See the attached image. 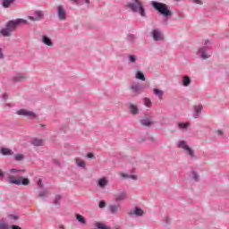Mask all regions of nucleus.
I'll list each match as a JSON object with an SVG mask.
<instances>
[{
    "label": "nucleus",
    "mask_w": 229,
    "mask_h": 229,
    "mask_svg": "<svg viewBox=\"0 0 229 229\" xmlns=\"http://www.w3.org/2000/svg\"><path fill=\"white\" fill-rule=\"evenodd\" d=\"M151 4L153 8L159 12V13H161V15H163L164 17H171V15H173V13L171 12L167 4L155 1H153Z\"/></svg>",
    "instance_id": "nucleus-1"
},
{
    "label": "nucleus",
    "mask_w": 229,
    "mask_h": 229,
    "mask_svg": "<svg viewBox=\"0 0 229 229\" xmlns=\"http://www.w3.org/2000/svg\"><path fill=\"white\" fill-rule=\"evenodd\" d=\"M178 127L181 130H187V128H189V123H179Z\"/></svg>",
    "instance_id": "nucleus-30"
},
{
    "label": "nucleus",
    "mask_w": 229,
    "mask_h": 229,
    "mask_svg": "<svg viewBox=\"0 0 229 229\" xmlns=\"http://www.w3.org/2000/svg\"><path fill=\"white\" fill-rule=\"evenodd\" d=\"M32 146H44V140L38 139V138H34L31 140Z\"/></svg>",
    "instance_id": "nucleus-11"
},
{
    "label": "nucleus",
    "mask_w": 229,
    "mask_h": 229,
    "mask_svg": "<svg viewBox=\"0 0 229 229\" xmlns=\"http://www.w3.org/2000/svg\"><path fill=\"white\" fill-rule=\"evenodd\" d=\"M195 4H202L201 0H193Z\"/></svg>",
    "instance_id": "nucleus-42"
},
{
    "label": "nucleus",
    "mask_w": 229,
    "mask_h": 229,
    "mask_svg": "<svg viewBox=\"0 0 229 229\" xmlns=\"http://www.w3.org/2000/svg\"><path fill=\"white\" fill-rule=\"evenodd\" d=\"M218 135H223V131H217Z\"/></svg>",
    "instance_id": "nucleus-47"
},
{
    "label": "nucleus",
    "mask_w": 229,
    "mask_h": 229,
    "mask_svg": "<svg viewBox=\"0 0 229 229\" xmlns=\"http://www.w3.org/2000/svg\"><path fill=\"white\" fill-rule=\"evenodd\" d=\"M137 80H140L141 81H146V77L144 76V73L141 72H138L136 74Z\"/></svg>",
    "instance_id": "nucleus-24"
},
{
    "label": "nucleus",
    "mask_w": 229,
    "mask_h": 229,
    "mask_svg": "<svg viewBox=\"0 0 229 229\" xmlns=\"http://www.w3.org/2000/svg\"><path fill=\"white\" fill-rule=\"evenodd\" d=\"M47 190H43V191H39L38 198H47Z\"/></svg>",
    "instance_id": "nucleus-29"
},
{
    "label": "nucleus",
    "mask_w": 229,
    "mask_h": 229,
    "mask_svg": "<svg viewBox=\"0 0 229 229\" xmlns=\"http://www.w3.org/2000/svg\"><path fill=\"white\" fill-rule=\"evenodd\" d=\"M37 185L38 187H39L40 189H44V184L42 183V179H38L37 181Z\"/></svg>",
    "instance_id": "nucleus-36"
},
{
    "label": "nucleus",
    "mask_w": 229,
    "mask_h": 229,
    "mask_svg": "<svg viewBox=\"0 0 229 229\" xmlns=\"http://www.w3.org/2000/svg\"><path fill=\"white\" fill-rule=\"evenodd\" d=\"M98 187L105 189V187L108 185V180H106V178H101L98 180Z\"/></svg>",
    "instance_id": "nucleus-13"
},
{
    "label": "nucleus",
    "mask_w": 229,
    "mask_h": 229,
    "mask_svg": "<svg viewBox=\"0 0 229 229\" xmlns=\"http://www.w3.org/2000/svg\"><path fill=\"white\" fill-rule=\"evenodd\" d=\"M26 78H28V77L24 74H18V75L14 76L13 78V81L19 82V81H24V80H26Z\"/></svg>",
    "instance_id": "nucleus-15"
},
{
    "label": "nucleus",
    "mask_w": 229,
    "mask_h": 229,
    "mask_svg": "<svg viewBox=\"0 0 229 229\" xmlns=\"http://www.w3.org/2000/svg\"><path fill=\"white\" fill-rule=\"evenodd\" d=\"M0 229H10V226L4 222H0Z\"/></svg>",
    "instance_id": "nucleus-34"
},
{
    "label": "nucleus",
    "mask_w": 229,
    "mask_h": 229,
    "mask_svg": "<svg viewBox=\"0 0 229 229\" xmlns=\"http://www.w3.org/2000/svg\"><path fill=\"white\" fill-rule=\"evenodd\" d=\"M85 3L89 4V3H90V0H85Z\"/></svg>",
    "instance_id": "nucleus-49"
},
{
    "label": "nucleus",
    "mask_w": 229,
    "mask_h": 229,
    "mask_svg": "<svg viewBox=\"0 0 229 229\" xmlns=\"http://www.w3.org/2000/svg\"><path fill=\"white\" fill-rule=\"evenodd\" d=\"M199 53L201 55L202 58L204 60H207V58H208V56H207V55H205V48H199Z\"/></svg>",
    "instance_id": "nucleus-28"
},
{
    "label": "nucleus",
    "mask_w": 229,
    "mask_h": 229,
    "mask_svg": "<svg viewBox=\"0 0 229 229\" xmlns=\"http://www.w3.org/2000/svg\"><path fill=\"white\" fill-rule=\"evenodd\" d=\"M129 60H130L131 62H132V63H135V60H136L135 55H130V56H129Z\"/></svg>",
    "instance_id": "nucleus-41"
},
{
    "label": "nucleus",
    "mask_w": 229,
    "mask_h": 229,
    "mask_svg": "<svg viewBox=\"0 0 229 229\" xmlns=\"http://www.w3.org/2000/svg\"><path fill=\"white\" fill-rule=\"evenodd\" d=\"M128 8L140 13L141 17H146V9H144V4L140 0H134V3L128 4Z\"/></svg>",
    "instance_id": "nucleus-2"
},
{
    "label": "nucleus",
    "mask_w": 229,
    "mask_h": 229,
    "mask_svg": "<svg viewBox=\"0 0 229 229\" xmlns=\"http://www.w3.org/2000/svg\"><path fill=\"white\" fill-rule=\"evenodd\" d=\"M9 217L11 219H13L14 221H17V219H19V216H15V215H10Z\"/></svg>",
    "instance_id": "nucleus-40"
},
{
    "label": "nucleus",
    "mask_w": 229,
    "mask_h": 229,
    "mask_svg": "<svg viewBox=\"0 0 229 229\" xmlns=\"http://www.w3.org/2000/svg\"><path fill=\"white\" fill-rule=\"evenodd\" d=\"M4 173L0 170V178H4Z\"/></svg>",
    "instance_id": "nucleus-45"
},
{
    "label": "nucleus",
    "mask_w": 229,
    "mask_h": 229,
    "mask_svg": "<svg viewBox=\"0 0 229 229\" xmlns=\"http://www.w3.org/2000/svg\"><path fill=\"white\" fill-rule=\"evenodd\" d=\"M14 0H3V6L4 8H10V4L13 3Z\"/></svg>",
    "instance_id": "nucleus-23"
},
{
    "label": "nucleus",
    "mask_w": 229,
    "mask_h": 229,
    "mask_svg": "<svg viewBox=\"0 0 229 229\" xmlns=\"http://www.w3.org/2000/svg\"><path fill=\"white\" fill-rule=\"evenodd\" d=\"M130 110H131V113L133 114L134 115L139 114V108L137 107V106L133 104L130 106Z\"/></svg>",
    "instance_id": "nucleus-20"
},
{
    "label": "nucleus",
    "mask_w": 229,
    "mask_h": 229,
    "mask_svg": "<svg viewBox=\"0 0 229 229\" xmlns=\"http://www.w3.org/2000/svg\"><path fill=\"white\" fill-rule=\"evenodd\" d=\"M130 216H137V217H140L144 216V211L140 208H135L133 211L129 213Z\"/></svg>",
    "instance_id": "nucleus-9"
},
{
    "label": "nucleus",
    "mask_w": 229,
    "mask_h": 229,
    "mask_svg": "<svg viewBox=\"0 0 229 229\" xmlns=\"http://www.w3.org/2000/svg\"><path fill=\"white\" fill-rule=\"evenodd\" d=\"M109 210H110L111 214H117V211L119 210V206H117V205H111L109 207Z\"/></svg>",
    "instance_id": "nucleus-21"
},
{
    "label": "nucleus",
    "mask_w": 229,
    "mask_h": 229,
    "mask_svg": "<svg viewBox=\"0 0 229 229\" xmlns=\"http://www.w3.org/2000/svg\"><path fill=\"white\" fill-rule=\"evenodd\" d=\"M75 162H76V165L79 167H85V161L84 160H81L80 158H75Z\"/></svg>",
    "instance_id": "nucleus-25"
},
{
    "label": "nucleus",
    "mask_w": 229,
    "mask_h": 229,
    "mask_svg": "<svg viewBox=\"0 0 229 229\" xmlns=\"http://www.w3.org/2000/svg\"><path fill=\"white\" fill-rule=\"evenodd\" d=\"M182 85H183V87H189V85H191V77L183 76L182 77Z\"/></svg>",
    "instance_id": "nucleus-17"
},
{
    "label": "nucleus",
    "mask_w": 229,
    "mask_h": 229,
    "mask_svg": "<svg viewBox=\"0 0 229 229\" xmlns=\"http://www.w3.org/2000/svg\"><path fill=\"white\" fill-rule=\"evenodd\" d=\"M9 183H12L13 185H30V179L24 178V177H15L13 175H11L7 179Z\"/></svg>",
    "instance_id": "nucleus-3"
},
{
    "label": "nucleus",
    "mask_w": 229,
    "mask_h": 229,
    "mask_svg": "<svg viewBox=\"0 0 229 229\" xmlns=\"http://www.w3.org/2000/svg\"><path fill=\"white\" fill-rule=\"evenodd\" d=\"M153 92L158 99L162 100V96H164V91L162 89H154Z\"/></svg>",
    "instance_id": "nucleus-16"
},
{
    "label": "nucleus",
    "mask_w": 229,
    "mask_h": 229,
    "mask_svg": "<svg viewBox=\"0 0 229 229\" xmlns=\"http://www.w3.org/2000/svg\"><path fill=\"white\" fill-rule=\"evenodd\" d=\"M131 89H132L134 92H139V90H140L139 86H131Z\"/></svg>",
    "instance_id": "nucleus-39"
},
{
    "label": "nucleus",
    "mask_w": 229,
    "mask_h": 229,
    "mask_svg": "<svg viewBox=\"0 0 229 229\" xmlns=\"http://www.w3.org/2000/svg\"><path fill=\"white\" fill-rule=\"evenodd\" d=\"M87 157H89V158H94V154H92V153H88V155H87Z\"/></svg>",
    "instance_id": "nucleus-43"
},
{
    "label": "nucleus",
    "mask_w": 229,
    "mask_h": 229,
    "mask_svg": "<svg viewBox=\"0 0 229 229\" xmlns=\"http://www.w3.org/2000/svg\"><path fill=\"white\" fill-rule=\"evenodd\" d=\"M152 37L156 41L164 39V36L162 35V32H160V30H155L152 31Z\"/></svg>",
    "instance_id": "nucleus-8"
},
{
    "label": "nucleus",
    "mask_w": 229,
    "mask_h": 229,
    "mask_svg": "<svg viewBox=\"0 0 229 229\" xmlns=\"http://www.w3.org/2000/svg\"><path fill=\"white\" fill-rule=\"evenodd\" d=\"M18 115H26L27 117H37V114L31 111H28L26 109H20L17 111Z\"/></svg>",
    "instance_id": "nucleus-7"
},
{
    "label": "nucleus",
    "mask_w": 229,
    "mask_h": 229,
    "mask_svg": "<svg viewBox=\"0 0 229 229\" xmlns=\"http://www.w3.org/2000/svg\"><path fill=\"white\" fill-rule=\"evenodd\" d=\"M178 147L181 148V149H184V151H186L187 155H190V157H194V150H192V148L187 145L185 140L180 141Z\"/></svg>",
    "instance_id": "nucleus-5"
},
{
    "label": "nucleus",
    "mask_w": 229,
    "mask_h": 229,
    "mask_svg": "<svg viewBox=\"0 0 229 229\" xmlns=\"http://www.w3.org/2000/svg\"><path fill=\"white\" fill-rule=\"evenodd\" d=\"M1 153H2V155L5 156V157H12V155H13V151H12V149L6 148H2Z\"/></svg>",
    "instance_id": "nucleus-12"
},
{
    "label": "nucleus",
    "mask_w": 229,
    "mask_h": 229,
    "mask_svg": "<svg viewBox=\"0 0 229 229\" xmlns=\"http://www.w3.org/2000/svg\"><path fill=\"white\" fill-rule=\"evenodd\" d=\"M201 110H203V106H195L196 114H201Z\"/></svg>",
    "instance_id": "nucleus-35"
},
{
    "label": "nucleus",
    "mask_w": 229,
    "mask_h": 229,
    "mask_svg": "<svg viewBox=\"0 0 229 229\" xmlns=\"http://www.w3.org/2000/svg\"><path fill=\"white\" fill-rule=\"evenodd\" d=\"M70 1H72V3H78V1L80 0H70Z\"/></svg>",
    "instance_id": "nucleus-48"
},
{
    "label": "nucleus",
    "mask_w": 229,
    "mask_h": 229,
    "mask_svg": "<svg viewBox=\"0 0 229 229\" xmlns=\"http://www.w3.org/2000/svg\"><path fill=\"white\" fill-rule=\"evenodd\" d=\"M11 173H21V170L11 169Z\"/></svg>",
    "instance_id": "nucleus-44"
},
{
    "label": "nucleus",
    "mask_w": 229,
    "mask_h": 229,
    "mask_svg": "<svg viewBox=\"0 0 229 229\" xmlns=\"http://www.w3.org/2000/svg\"><path fill=\"white\" fill-rule=\"evenodd\" d=\"M44 17V13H41V11L36 12V16H30V21H41V19Z\"/></svg>",
    "instance_id": "nucleus-10"
},
{
    "label": "nucleus",
    "mask_w": 229,
    "mask_h": 229,
    "mask_svg": "<svg viewBox=\"0 0 229 229\" xmlns=\"http://www.w3.org/2000/svg\"><path fill=\"white\" fill-rule=\"evenodd\" d=\"M76 219H77V221H79V223H81V225H85V223H86L85 217H83V216H81V215H77Z\"/></svg>",
    "instance_id": "nucleus-26"
},
{
    "label": "nucleus",
    "mask_w": 229,
    "mask_h": 229,
    "mask_svg": "<svg viewBox=\"0 0 229 229\" xmlns=\"http://www.w3.org/2000/svg\"><path fill=\"white\" fill-rule=\"evenodd\" d=\"M60 199H61L60 195L55 196V204L58 205V201H60Z\"/></svg>",
    "instance_id": "nucleus-38"
},
{
    "label": "nucleus",
    "mask_w": 229,
    "mask_h": 229,
    "mask_svg": "<svg viewBox=\"0 0 229 229\" xmlns=\"http://www.w3.org/2000/svg\"><path fill=\"white\" fill-rule=\"evenodd\" d=\"M57 15H58L60 21H65V19L67 17V13L65 12L64 5H59L57 7Z\"/></svg>",
    "instance_id": "nucleus-6"
},
{
    "label": "nucleus",
    "mask_w": 229,
    "mask_h": 229,
    "mask_svg": "<svg viewBox=\"0 0 229 229\" xmlns=\"http://www.w3.org/2000/svg\"><path fill=\"white\" fill-rule=\"evenodd\" d=\"M1 35H3V37H12V30L8 29V27H5L4 29H3L0 31Z\"/></svg>",
    "instance_id": "nucleus-14"
},
{
    "label": "nucleus",
    "mask_w": 229,
    "mask_h": 229,
    "mask_svg": "<svg viewBox=\"0 0 229 229\" xmlns=\"http://www.w3.org/2000/svg\"><path fill=\"white\" fill-rule=\"evenodd\" d=\"M21 24H28V21L24 19H17L15 21H9L6 24V28L13 33L17 30V26Z\"/></svg>",
    "instance_id": "nucleus-4"
},
{
    "label": "nucleus",
    "mask_w": 229,
    "mask_h": 229,
    "mask_svg": "<svg viewBox=\"0 0 229 229\" xmlns=\"http://www.w3.org/2000/svg\"><path fill=\"white\" fill-rule=\"evenodd\" d=\"M15 160H17V162H21V160L24 159V155L22 154H16L14 156Z\"/></svg>",
    "instance_id": "nucleus-31"
},
{
    "label": "nucleus",
    "mask_w": 229,
    "mask_h": 229,
    "mask_svg": "<svg viewBox=\"0 0 229 229\" xmlns=\"http://www.w3.org/2000/svg\"><path fill=\"white\" fill-rule=\"evenodd\" d=\"M142 126H151L153 124V122L148 119L141 120Z\"/></svg>",
    "instance_id": "nucleus-27"
},
{
    "label": "nucleus",
    "mask_w": 229,
    "mask_h": 229,
    "mask_svg": "<svg viewBox=\"0 0 229 229\" xmlns=\"http://www.w3.org/2000/svg\"><path fill=\"white\" fill-rule=\"evenodd\" d=\"M126 198H127L126 192L119 193L118 195H116V201H123L126 199Z\"/></svg>",
    "instance_id": "nucleus-19"
},
{
    "label": "nucleus",
    "mask_w": 229,
    "mask_h": 229,
    "mask_svg": "<svg viewBox=\"0 0 229 229\" xmlns=\"http://www.w3.org/2000/svg\"><path fill=\"white\" fill-rule=\"evenodd\" d=\"M99 208H105L106 207V202L105 200H101L98 204Z\"/></svg>",
    "instance_id": "nucleus-37"
},
{
    "label": "nucleus",
    "mask_w": 229,
    "mask_h": 229,
    "mask_svg": "<svg viewBox=\"0 0 229 229\" xmlns=\"http://www.w3.org/2000/svg\"><path fill=\"white\" fill-rule=\"evenodd\" d=\"M150 140H153V138H149Z\"/></svg>",
    "instance_id": "nucleus-51"
},
{
    "label": "nucleus",
    "mask_w": 229,
    "mask_h": 229,
    "mask_svg": "<svg viewBox=\"0 0 229 229\" xmlns=\"http://www.w3.org/2000/svg\"><path fill=\"white\" fill-rule=\"evenodd\" d=\"M122 178H131V180H137L136 175H127L126 174H121Z\"/></svg>",
    "instance_id": "nucleus-32"
},
{
    "label": "nucleus",
    "mask_w": 229,
    "mask_h": 229,
    "mask_svg": "<svg viewBox=\"0 0 229 229\" xmlns=\"http://www.w3.org/2000/svg\"><path fill=\"white\" fill-rule=\"evenodd\" d=\"M4 55H3L2 49L0 48V58H4Z\"/></svg>",
    "instance_id": "nucleus-46"
},
{
    "label": "nucleus",
    "mask_w": 229,
    "mask_h": 229,
    "mask_svg": "<svg viewBox=\"0 0 229 229\" xmlns=\"http://www.w3.org/2000/svg\"><path fill=\"white\" fill-rule=\"evenodd\" d=\"M194 178H195V180H198V174H195Z\"/></svg>",
    "instance_id": "nucleus-50"
},
{
    "label": "nucleus",
    "mask_w": 229,
    "mask_h": 229,
    "mask_svg": "<svg viewBox=\"0 0 229 229\" xmlns=\"http://www.w3.org/2000/svg\"><path fill=\"white\" fill-rule=\"evenodd\" d=\"M144 101H145V106H148V108H151V99L145 98Z\"/></svg>",
    "instance_id": "nucleus-33"
},
{
    "label": "nucleus",
    "mask_w": 229,
    "mask_h": 229,
    "mask_svg": "<svg viewBox=\"0 0 229 229\" xmlns=\"http://www.w3.org/2000/svg\"><path fill=\"white\" fill-rule=\"evenodd\" d=\"M96 227L98 229H112L110 226L106 225L105 224L98 222Z\"/></svg>",
    "instance_id": "nucleus-22"
},
{
    "label": "nucleus",
    "mask_w": 229,
    "mask_h": 229,
    "mask_svg": "<svg viewBox=\"0 0 229 229\" xmlns=\"http://www.w3.org/2000/svg\"><path fill=\"white\" fill-rule=\"evenodd\" d=\"M42 42L43 44H46V46H49V47L53 46V42L47 36H43Z\"/></svg>",
    "instance_id": "nucleus-18"
}]
</instances>
